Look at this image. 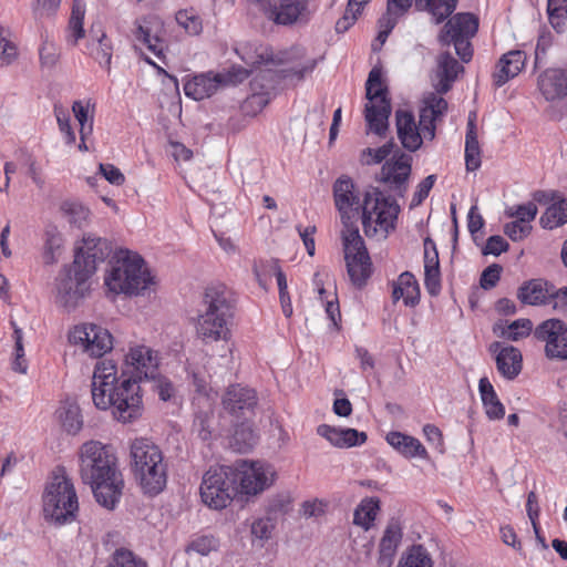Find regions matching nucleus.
I'll list each match as a JSON object with an SVG mask.
<instances>
[{
    "label": "nucleus",
    "mask_w": 567,
    "mask_h": 567,
    "mask_svg": "<svg viewBox=\"0 0 567 567\" xmlns=\"http://www.w3.org/2000/svg\"><path fill=\"white\" fill-rule=\"evenodd\" d=\"M78 458L80 476L91 486L96 502L107 509L115 508L124 480L113 449L100 441H86L79 447Z\"/></svg>",
    "instance_id": "1"
},
{
    "label": "nucleus",
    "mask_w": 567,
    "mask_h": 567,
    "mask_svg": "<svg viewBox=\"0 0 567 567\" xmlns=\"http://www.w3.org/2000/svg\"><path fill=\"white\" fill-rule=\"evenodd\" d=\"M140 385L133 379L117 377V367L112 360H102L95 364L91 393L99 410L112 409L114 419L131 423L142 414L143 403Z\"/></svg>",
    "instance_id": "2"
},
{
    "label": "nucleus",
    "mask_w": 567,
    "mask_h": 567,
    "mask_svg": "<svg viewBox=\"0 0 567 567\" xmlns=\"http://www.w3.org/2000/svg\"><path fill=\"white\" fill-rule=\"evenodd\" d=\"M446 111V100L436 93H429L424 96L419 123H416L411 111L398 110L395 112V127L402 146L409 152H416L424 141H433L436 133V123L443 118Z\"/></svg>",
    "instance_id": "3"
},
{
    "label": "nucleus",
    "mask_w": 567,
    "mask_h": 567,
    "mask_svg": "<svg viewBox=\"0 0 567 567\" xmlns=\"http://www.w3.org/2000/svg\"><path fill=\"white\" fill-rule=\"evenodd\" d=\"M205 311L198 316L196 333L204 342L228 341L231 338L235 305L231 292L221 284L206 288Z\"/></svg>",
    "instance_id": "4"
},
{
    "label": "nucleus",
    "mask_w": 567,
    "mask_h": 567,
    "mask_svg": "<svg viewBox=\"0 0 567 567\" xmlns=\"http://www.w3.org/2000/svg\"><path fill=\"white\" fill-rule=\"evenodd\" d=\"M134 475L143 494L154 497L167 484V464L161 449L147 439H136L131 445Z\"/></svg>",
    "instance_id": "5"
},
{
    "label": "nucleus",
    "mask_w": 567,
    "mask_h": 567,
    "mask_svg": "<svg viewBox=\"0 0 567 567\" xmlns=\"http://www.w3.org/2000/svg\"><path fill=\"white\" fill-rule=\"evenodd\" d=\"M104 281L114 293L140 295L153 284V277L137 252L118 249Z\"/></svg>",
    "instance_id": "6"
},
{
    "label": "nucleus",
    "mask_w": 567,
    "mask_h": 567,
    "mask_svg": "<svg viewBox=\"0 0 567 567\" xmlns=\"http://www.w3.org/2000/svg\"><path fill=\"white\" fill-rule=\"evenodd\" d=\"M234 52L247 66L250 68V70L244 68L248 71V75L252 72L254 69L261 64H267L269 62L285 63L302 60L300 63L295 64L289 70H286L284 75L288 79H296L297 81H301L306 74H309L315 70L317 64L316 60L313 59L303 60L306 55L305 49L299 47L291 48L289 51L282 53V58L278 59L272 58L267 47L250 41L236 43L234 47Z\"/></svg>",
    "instance_id": "7"
},
{
    "label": "nucleus",
    "mask_w": 567,
    "mask_h": 567,
    "mask_svg": "<svg viewBox=\"0 0 567 567\" xmlns=\"http://www.w3.org/2000/svg\"><path fill=\"white\" fill-rule=\"evenodd\" d=\"M400 206L379 188L367 190L362 198L361 221L365 236L386 238L395 229Z\"/></svg>",
    "instance_id": "8"
},
{
    "label": "nucleus",
    "mask_w": 567,
    "mask_h": 567,
    "mask_svg": "<svg viewBox=\"0 0 567 567\" xmlns=\"http://www.w3.org/2000/svg\"><path fill=\"white\" fill-rule=\"evenodd\" d=\"M79 511V502L73 483L64 474H55L43 493V516L56 525L73 522Z\"/></svg>",
    "instance_id": "9"
},
{
    "label": "nucleus",
    "mask_w": 567,
    "mask_h": 567,
    "mask_svg": "<svg viewBox=\"0 0 567 567\" xmlns=\"http://www.w3.org/2000/svg\"><path fill=\"white\" fill-rule=\"evenodd\" d=\"M200 497L213 509L227 507L238 492L236 468L227 465L210 467L203 476Z\"/></svg>",
    "instance_id": "10"
},
{
    "label": "nucleus",
    "mask_w": 567,
    "mask_h": 567,
    "mask_svg": "<svg viewBox=\"0 0 567 567\" xmlns=\"http://www.w3.org/2000/svg\"><path fill=\"white\" fill-rule=\"evenodd\" d=\"M365 96L368 103L364 107V117L369 130L383 135L388 130V120L391 114V103L388 99V89L382 82V71L373 68L365 82Z\"/></svg>",
    "instance_id": "11"
},
{
    "label": "nucleus",
    "mask_w": 567,
    "mask_h": 567,
    "mask_svg": "<svg viewBox=\"0 0 567 567\" xmlns=\"http://www.w3.org/2000/svg\"><path fill=\"white\" fill-rule=\"evenodd\" d=\"M342 246L347 272L357 289L365 287L372 275V261L358 228L342 229Z\"/></svg>",
    "instance_id": "12"
},
{
    "label": "nucleus",
    "mask_w": 567,
    "mask_h": 567,
    "mask_svg": "<svg viewBox=\"0 0 567 567\" xmlns=\"http://www.w3.org/2000/svg\"><path fill=\"white\" fill-rule=\"evenodd\" d=\"M478 30V19L472 13H457L443 27L439 41L442 45H454L462 62L467 63L473 58L471 39Z\"/></svg>",
    "instance_id": "13"
},
{
    "label": "nucleus",
    "mask_w": 567,
    "mask_h": 567,
    "mask_svg": "<svg viewBox=\"0 0 567 567\" xmlns=\"http://www.w3.org/2000/svg\"><path fill=\"white\" fill-rule=\"evenodd\" d=\"M248 78V71L234 65L223 73H202L193 76L184 84V93L187 97L202 101L215 94L219 87L236 85Z\"/></svg>",
    "instance_id": "14"
},
{
    "label": "nucleus",
    "mask_w": 567,
    "mask_h": 567,
    "mask_svg": "<svg viewBox=\"0 0 567 567\" xmlns=\"http://www.w3.org/2000/svg\"><path fill=\"white\" fill-rule=\"evenodd\" d=\"M233 468H236V482H239V489L245 495H257L269 488L276 481L275 467L264 461H237Z\"/></svg>",
    "instance_id": "15"
},
{
    "label": "nucleus",
    "mask_w": 567,
    "mask_h": 567,
    "mask_svg": "<svg viewBox=\"0 0 567 567\" xmlns=\"http://www.w3.org/2000/svg\"><path fill=\"white\" fill-rule=\"evenodd\" d=\"M122 377L133 379L137 385L142 380H155L158 375L159 358L145 344H132L124 355Z\"/></svg>",
    "instance_id": "16"
},
{
    "label": "nucleus",
    "mask_w": 567,
    "mask_h": 567,
    "mask_svg": "<svg viewBox=\"0 0 567 567\" xmlns=\"http://www.w3.org/2000/svg\"><path fill=\"white\" fill-rule=\"evenodd\" d=\"M69 341L91 358H102L113 349L110 331L94 323L75 326L69 333Z\"/></svg>",
    "instance_id": "17"
},
{
    "label": "nucleus",
    "mask_w": 567,
    "mask_h": 567,
    "mask_svg": "<svg viewBox=\"0 0 567 567\" xmlns=\"http://www.w3.org/2000/svg\"><path fill=\"white\" fill-rule=\"evenodd\" d=\"M80 257H74L72 265L65 267L56 282L58 301L66 309L75 308L89 290V275L79 267Z\"/></svg>",
    "instance_id": "18"
},
{
    "label": "nucleus",
    "mask_w": 567,
    "mask_h": 567,
    "mask_svg": "<svg viewBox=\"0 0 567 567\" xmlns=\"http://www.w3.org/2000/svg\"><path fill=\"white\" fill-rule=\"evenodd\" d=\"M332 190L334 205L340 214L343 229L358 228L352 224V220L361 213L362 200L353 181L343 175L334 182Z\"/></svg>",
    "instance_id": "19"
},
{
    "label": "nucleus",
    "mask_w": 567,
    "mask_h": 567,
    "mask_svg": "<svg viewBox=\"0 0 567 567\" xmlns=\"http://www.w3.org/2000/svg\"><path fill=\"white\" fill-rule=\"evenodd\" d=\"M534 337L545 342V353L550 359H567V326L559 319L543 321Z\"/></svg>",
    "instance_id": "20"
},
{
    "label": "nucleus",
    "mask_w": 567,
    "mask_h": 567,
    "mask_svg": "<svg viewBox=\"0 0 567 567\" xmlns=\"http://www.w3.org/2000/svg\"><path fill=\"white\" fill-rule=\"evenodd\" d=\"M536 87L544 101L558 104L567 101V66H550L540 71Z\"/></svg>",
    "instance_id": "21"
},
{
    "label": "nucleus",
    "mask_w": 567,
    "mask_h": 567,
    "mask_svg": "<svg viewBox=\"0 0 567 567\" xmlns=\"http://www.w3.org/2000/svg\"><path fill=\"white\" fill-rule=\"evenodd\" d=\"M310 16L309 0H277L267 10L268 19L284 27L306 23Z\"/></svg>",
    "instance_id": "22"
},
{
    "label": "nucleus",
    "mask_w": 567,
    "mask_h": 567,
    "mask_svg": "<svg viewBox=\"0 0 567 567\" xmlns=\"http://www.w3.org/2000/svg\"><path fill=\"white\" fill-rule=\"evenodd\" d=\"M411 171L412 157L403 152H398L382 165L380 181L403 196Z\"/></svg>",
    "instance_id": "23"
},
{
    "label": "nucleus",
    "mask_w": 567,
    "mask_h": 567,
    "mask_svg": "<svg viewBox=\"0 0 567 567\" xmlns=\"http://www.w3.org/2000/svg\"><path fill=\"white\" fill-rule=\"evenodd\" d=\"M489 352L495 355L496 369L504 379L512 381L522 372L523 355L516 347L495 341L491 343Z\"/></svg>",
    "instance_id": "24"
},
{
    "label": "nucleus",
    "mask_w": 567,
    "mask_h": 567,
    "mask_svg": "<svg viewBox=\"0 0 567 567\" xmlns=\"http://www.w3.org/2000/svg\"><path fill=\"white\" fill-rule=\"evenodd\" d=\"M272 75L269 71L258 73L250 81L251 94L245 100L243 110L246 114L259 113L270 101Z\"/></svg>",
    "instance_id": "25"
},
{
    "label": "nucleus",
    "mask_w": 567,
    "mask_h": 567,
    "mask_svg": "<svg viewBox=\"0 0 567 567\" xmlns=\"http://www.w3.org/2000/svg\"><path fill=\"white\" fill-rule=\"evenodd\" d=\"M403 538V529L399 520L391 519L379 542L378 567H392L398 548Z\"/></svg>",
    "instance_id": "26"
},
{
    "label": "nucleus",
    "mask_w": 567,
    "mask_h": 567,
    "mask_svg": "<svg viewBox=\"0 0 567 567\" xmlns=\"http://www.w3.org/2000/svg\"><path fill=\"white\" fill-rule=\"evenodd\" d=\"M107 245L97 237H84L83 246L80 247L74 257H80L79 267L90 277L95 272L99 262L104 261L107 256Z\"/></svg>",
    "instance_id": "27"
},
{
    "label": "nucleus",
    "mask_w": 567,
    "mask_h": 567,
    "mask_svg": "<svg viewBox=\"0 0 567 567\" xmlns=\"http://www.w3.org/2000/svg\"><path fill=\"white\" fill-rule=\"evenodd\" d=\"M318 435L324 437L330 444L339 449L359 446L365 443L368 436L350 427H336L328 424H320L317 427Z\"/></svg>",
    "instance_id": "28"
},
{
    "label": "nucleus",
    "mask_w": 567,
    "mask_h": 567,
    "mask_svg": "<svg viewBox=\"0 0 567 567\" xmlns=\"http://www.w3.org/2000/svg\"><path fill=\"white\" fill-rule=\"evenodd\" d=\"M526 61L527 55L522 50H513L503 54L493 74L494 84L501 87L517 76L524 70Z\"/></svg>",
    "instance_id": "29"
},
{
    "label": "nucleus",
    "mask_w": 567,
    "mask_h": 567,
    "mask_svg": "<svg viewBox=\"0 0 567 567\" xmlns=\"http://www.w3.org/2000/svg\"><path fill=\"white\" fill-rule=\"evenodd\" d=\"M424 246V286L431 296H436L441 290V271L439 252L435 243L426 237Z\"/></svg>",
    "instance_id": "30"
},
{
    "label": "nucleus",
    "mask_w": 567,
    "mask_h": 567,
    "mask_svg": "<svg viewBox=\"0 0 567 567\" xmlns=\"http://www.w3.org/2000/svg\"><path fill=\"white\" fill-rule=\"evenodd\" d=\"M413 0H388L386 1V11L379 19V33L377 35L375 41L379 42V45H383L392 32L399 19L402 18L412 7Z\"/></svg>",
    "instance_id": "31"
},
{
    "label": "nucleus",
    "mask_w": 567,
    "mask_h": 567,
    "mask_svg": "<svg viewBox=\"0 0 567 567\" xmlns=\"http://www.w3.org/2000/svg\"><path fill=\"white\" fill-rule=\"evenodd\" d=\"M223 404L233 414L250 411L257 404V395L252 389L239 384L231 385L224 395Z\"/></svg>",
    "instance_id": "32"
},
{
    "label": "nucleus",
    "mask_w": 567,
    "mask_h": 567,
    "mask_svg": "<svg viewBox=\"0 0 567 567\" xmlns=\"http://www.w3.org/2000/svg\"><path fill=\"white\" fill-rule=\"evenodd\" d=\"M89 54L107 71L111 68V60L113 55V45L106 33L99 28L95 30L92 27L90 31V40L87 42Z\"/></svg>",
    "instance_id": "33"
},
{
    "label": "nucleus",
    "mask_w": 567,
    "mask_h": 567,
    "mask_svg": "<svg viewBox=\"0 0 567 567\" xmlns=\"http://www.w3.org/2000/svg\"><path fill=\"white\" fill-rule=\"evenodd\" d=\"M551 286L543 279H532L518 288L517 298L524 305H547L549 303Z\"/></svg>",
    "instance_id": "34"
},
{
    "label": "nucleus",
    "mask_w": 567,
    "mask_h": 567,
    "mask_svg": "<svg viewBox=\"0 0 567 567\" xmlns=\"http://www.w3.org/2000/svg\"><path fill=\"white\" fill-rule=\"evenodd\" d=\"M437 69L436 76L439 82L436 84L437 93H446L452 83L456 80L457 75L464 71V68L451 55L450 52H443L436 60Z\"/></svg>",
    "instance_id": "35"
},
{
    "label": "nucleus",
    "mask_w": 567,
    "mask_h": 567,
    "mask_svg": "<svg viewBox=\"0 0 567 567\" xmlns=\"http://www.w3.org/2000/svg\"><path fill=\"white\" fill-rule=\"evenodd\" d=\"M392 299L394 302L402 299L406 307H415L420 302V287L411 272H402L393 282Z\"/></svg>",
    "instance_id": "36"
},
{
    "label": "nucleus",
    "mask_w": 567,
    "mask_h": 567,
    "mask_svg": "<svg viewBox=\"0 0 567 567\" xmlns=\"http://www.w3.org/2000/svg\"><path fill=\"white\" fill-rule=\"evenodd\" d=\"M386 441L393 449H395L405 457H427L425 447L417 439L413 436L403 434L401 432H390L386 435Z\"/></svg>",
    "instance_id": "37"
},
{
    "label": "nucleus",
    "mask_w": 567,
    "mask_h": 567,
    "mask_svg": "<svg viewBox=\"0 0 567 567\" xmlns=\"http://www.w3.org/2000/svg\"><path fill=\"white\" fill-rule=\"evenodd\" d=\"M478 392L481 400L489 420H501L505 415V406L499 401L493 384L488 378L483 377L478 381Z\"/></svg>",
    "instance_id": "38"
},
{
    "label": "nucleus",
    "mask_w": 567,
    "mask_h": 567,
    "mask_svg": "<svg viewBox=\"0 0 567 567\" xmlns=\"http://www.w3.org/2000/svg\"><path fill=\"white\" fill-rule=\"evenodd\" d=\"M475 113L468 115L465 136V165L466 169L474 172L481 166V147L477 138Z\"/></svg>",
    "instance_id": "39"
},
{
    "label": "nucleus",
    "mask_w": 567,
    "mask_h": 567,
    "mask_svg": "<svg viewBox=\"0 0 567 567\" xmlns=\"http://www.w3.org/2000/svg\"><path fill=\"white\" fill-rule=\"evenodd\" d=\"M56 419L62 429L71 435L78 434L83 427V417L80 406L72 401H63L55 411Z\"/></svg>",
    "instance_id": "40"
},
{
    "label": "nucleus",
    "mask_w": 567,
    "mask_h": 567,
    "mask_svg": "<svg viewBox=\"0 0 567 567\" xmlns=\"http://www.w3.org/2000/svg\"><path fill=\"white\" fill-rule=\"evenodd\" d=\"M379 512L380 499L378 497H364L353 512V524L368 532L374 526Z\"/></svg>",
    "instance_id": "41"
},
{
    "label": "nucleus",
    "mask_w": 567,
    "mask_h": 567,
    "mask_svg": "<svg viewBox=\"0 0 567 567\" xmlns=\"http://www.w3.org/2000/svg\"><path fill=\"white\" fill-rule=\"evenodd\" d=\"M95 104L91 100L74 101L72 112L80 124V137L86 140L93 133Z\"/></svg>",
    "instance_id": "42"
},
{
    "label": "nucleus",
    "mask_w": 567,
    "mask_h": 567,
    "mask_svg": "<svg viewBox=\"0 0 567 567\" xmlns=\"http://www.w3.org/2000/svg\"><path fill=\"white\" fill-rule=\"evenodd\" d=\"M457 0H415V6L420 10H426L435 23H441L456 8Z\"/></svg>",
    "instance_id": "43"
},
{
    "label": "nucleus",
    "mask_w": 567,
    "mask_h": 567,
    "mask_svg": "<svg viewBox=\"0 0 567 567\" xmlns=\"http://www.w3.org/2000/svg\"><path fill=\"white\" fill-rule=\"evenodd\" d=\"M539 223L545 229H554L567 224V199L561 198L549 205L542 215Z\"/></svg>",
    "instance_id": "44"
},
{
    "label": "nucleus",
    "mask_w": 567,
    "mask_h": 567,
    "mask_svg": "<svg viewBox=\"0 0 567 567\" xmlns=\"http://www.w3.org/2000/svg\"><path fill=\"white\" fill-rule=\"evenodd\" d=\"M63 246L62 234L53 225L47 226L44 230L43 260L47 265L56 262L60 250Z\"/></svg>",
    "instance_id": "45"
},
{
    "label": "nucleus",
    "mask_w": 567,
    "mask_h": 567,
    "mask_svg": "<svg viewBox=\"0 0 567 567\" xmlns=\"http://www.w3.org/2000/svg\"><path fill=\"white\" fill-rule=\"evenodd\" d=\"M398 567H433V559L422 545H412L401 556Z\"/></svg>",
    "instance_id": "46"
},
{
    "label": "nucleus",
    "mask_w": 567,
    "mask_h": 567,
    "mask_svg": "<svg viewBox=\"0 0 567 567\" xmlns=\"http://www.w3.org/2000/svg\"><path fill=\"white\" fill-rule=\"evenodd\" d=\"M85 16L84 0H73L72 12L68 25V38L76 43L84 37L83 21Z\"/></svg>",
    "instance_id": "47"
},
{
    "label": "nucleus",
    "mask_w": 567,
    "mask_h": 567,
    "mask_svg": "<svg viewBox=\"0 0 567 567\" xmlns=\"http://www.w3.org/2000/svg\"><path fill=\"white\" fill-rule=\"evenodd\" d=\"M533 331V322L527 318L516 319L506 327L501 328L498 336L509 341H519L527 338Z\"/></svg>",
    "instance_id": "48"
},
{
    "label": "nucleus",
    "mask_w": 567,
    "mask_h": 567,
    "mask_svg": "<svg viewBox=\"0 0 567 567\" xmlns=\"http://www.w3.org/2000/svg\"><path fill=\"white\" fill-rule=\"evenodd\" d=\"M371 0H348V6L343 16L337 21V32H346L349 28L354 24L358 17L361 14L362 9Z\"/></svg>",
    "instance_id": "49"
},
{
    "label": "nucleus",
    "mask_w": 567,
    "mask_h": 567,
    "mask_svg": "<svg viewBox=\"0 0 567 567\" xmlns=\"http://www.w3.org/2000/svg\"><path fill=\"white\" fill-rule=\"evenodd\" d=\"M547 13L551 27L563 32L567 21V0H548Z\"/></svg>",
    "instance_id": "50"
},
{
    "label": "nucleus",
    "mask_w": 567,
    "mask_h": 567,
    "mask_svg": "<svg viewBox=\"0 0 567 567\" xmlns=\"http://www.w3.org/2000/svg\"><path fill=\"white\" fill-rule=\"evenodd\" d=\"M135 38L144 43L158 59L164 61V42L158 37H153L147 27L138 23L135 30Z\"/></svg>",
    "instance_id": "51"
},
{
    "label": "nucleus",
    "mask_w": 567,
    "mask_h": 567,
    "mask_svg": "<svg viewBox=\"0 0 567 567\" xmlns=\"http://www.w3.org/2000/svg\"><path fill=\"white\" fill-rule=\"evenodd\" d=\"M61 209L69 223L79 228L86 224L90 216V210L78 202H64Z\"/></svg>",
    "instance_id": "52"
},
{
    "label": "nucleus",
    "mask_w": 567,
    "mask_h": 567,
    "mask_svg": "<svg viewBox=\"0 0 567 567\" xmlns=\"http://www.w3.org/2000/svg\"><path fill=\"white\" fill-rule=\"evenodd\" d=\"M260 267H262L265 269H269L270 271L274 272L276 280H277L279 291L288 290L286 275L276 260L261 262L260 266H258V265L254 266V274L257 278V281L260 286L264 287L266 285V280L264 278V275L261 274Z\"/></svg>",
    "instance_id": "53"
},
{
    "label": "nucleus",
    "mask_w": 567,
    "mask_h": 567,
    "mask_svg": "<svg viewBox=\"0 0 567 567\" xmlns=\"http://www.w3.org/2000/svg\"><path fill=\"white\" fill-rule=\"evenodd\" d=\"M175 19L177 24L189 35H197L203 30L202 19L193 10H179Z\"/></svg>",
    "instance_id": "54"
},
{
    "label": "nucleus",
    "mask_w": 567,
    "mask_h": 567,
    "mask_svg": "<svg viewBox=\"0 0 567 567\" xmlns=\"http://www.w3.org/2000/svg\"><path fill=\"white\" fill-rule=\"evenodd\" d=\"M105 567H147L146 561L126 548L114 551L111 563Z\"/></svg>",
    "instance_id": "55"
},
{
    "label": "nucleus",
    "mask_w": 567,
    "mask_h": 567,
    "mask_svg": "<svg viewBox=\"0 0 567 567\" xmlns=\"http://www.w3.org/2000/svg\"><path fill=\"white\" fill-rule=\"evenodd\" d=\"M537 206L533 202L526 204L513 205L505 209V215L515 220H519L524 224L532 225V221L537 216Z\"/></svg>",
    "instance_id": "56"
},
{
    "label": "nucleus",
    "mask_w": 567,
    "mask_h": 567,
    "mask_svg": "<svg viewBox=\"0 0 567 567\" xmlns=\"http://www.w3.org/2000/svg\"><path fill=\"white\" fill-rule=\"evenodd\" d=\"M54 115L56 117V122L59 125V130L64 136V141L66 144L71 145L75 143V133L71 127V118L68 110H65L62 105H54Z\"/></svg>",
    "instance_id": "57"
},
{
    "label": "nucleus",
    "mask_w": 567,
    "mask_h": 567,
    "mask_svg": "<svg viewBox=\"0 0 567 567\" xmlns=\"http://www.w3.org/2000/svg\"><path fill=\"white\" fill-rule=\"evenodd\" d=\"M12 326L14 337V360L12 361V369L19 373H25L28 370V363L24 359V349L22 344V330L18 328L13 322Z\"/></svg>",
    "instance_id": "58"
},
{
    "label": "nucleus",
    "mask_w": 567,
    "mask_h": 567,
    "mask_svg": "<svg viewBox=\"0 0 567 567\" xmlns=\"http://www.w3.org/2000/svg\"><path fill=\"white\" fill-rule=\"evenodd\" d=\"M39 56L42 68L52 69L59 60V49L52 41L45 39L39 48Z\"/></svg>",
    "instance_id": "59"
},
{
    "label": "nucleus",
    "mask_w": 567,
    "mask_h": 567,
    "mask_svg": "<svg viewBox=\"0 0 567 567\" xmlns=\"http://www.w3.org/2000/svg\"><path fill=\"white\" fill-rule=\"evenodd\" d=\"M218 540L213 536H200L195 538L187 547L188 551H195L202 556H207L217 550Z\"/></svg>",
    "instance_id": "60"
},
{
    "label": "nucleus",
    "mask_w": 567,
    "mask_h": 567,
    "mask_svg": "<svg viewBox=\"0 0 567 567\" xmlns=\"http://www.w3.org/2000/svg\"><path fill=\"white\" fill-rule=\"evenodd\" d=\"M393 146V143L389 142L378 148H367L362 153V161L368 165L379 164L392 153Z\"/></svg>",
    "instance_id": "61"
},
{
    "label": "nucleus",
    "mask_w": 567,
    "mask_h": 567,
    "mask_svg": "<svg viewBox=\"0 0 567 567\" xmlns=\"http://www.w3.org/2000/svg\"><path fill=\"white\" fill-rule=\"evenodd\" d=\"M532 225L524 224L519 220H513L504 225V234L513 241L525 239L532 231Z\"/></svg>",
    "instance_id": "62"
},
{
    "label": "nucleus",
    "mask_w": 567,
    "mask_h": 567,
    "mask_svg": "<svg viewBox=\"0 0 567 567\" xmlns=\"http://www.w3.org/2000/svg\"><path fill=\"white\" fill-rule=\"evenodd\" d=\"M61 0H35L33 4V14L37 19L52 17L56 13Z\"/></svg>",
    "instance_id": "63"
},
{
    "label": "nucleus",
    "mask_w": 567,
    "mask_h": 567,
    "mask_svg": "<svg viewBox=\"0 0 567 567\" xmlns=\"http://www.w3.org/2000/svg\"><path fill=\"white\" fill-rule=\"evenodd\" d=\"M549 303L553 305V308L567 316V287L556 288L554 285L551 286Z\"/></svg>",
    "instance_id": "64"
}]
</instances>
